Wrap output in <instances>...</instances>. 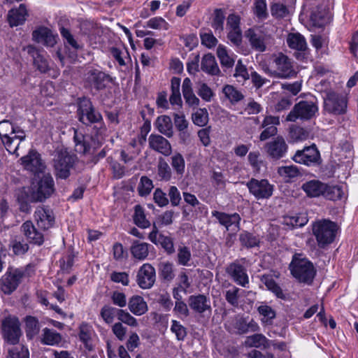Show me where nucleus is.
I'll return each mask as SVG.
<instances>
[{
    "mask_svg": "<svg viewBox=\"0 0 358 358\" xmlns=\"http://www.w3.org/2000/svg\"><path fill=\"white\" fill-rule=\"evenodd\" d=\"M150 248L149 243L135 240L131 243L130 252L134 259L143 261L148 257Z\"/></svg>",
    "mask_w": 358,
    "mask_h": 358,
    "instance_id": "nucleus-30",
    "label": "nucleus"
},
{
    "mask_svg": "<svg viewBox=\"0 0 358 358\" xmlns=\"http://www.w3.org/2000/svg\"><path fill=\"white\" fill-rule=\"evenodd\" d=\"M182 91L185 103L191 108H197L200 100L194 94L192 87V82L189 78L184 79L182 85Z\"/></svg>",
    "mask_w": 358,
    "mask_h": 358,
    "instance_id": "nucleus-29",
    "label": "nucleus"
},
{
    "mask_svg": "<svg viewBox=\"0 0 358 358\" xmlns=\"http://www.w3.org/2000/svg\"><path fill=\"white\" fill-rule=\"evenodd\" d=\"M188 306L184 301H176L173 312L178 318L185 320L190 314Z\"/></svg>",
    "mask_w": 358,
    "mask_h": 358,
    "instance_id": "nucleus-63",
    "label": "nucleus"
},
{
    "mask_svg": "<svg viewBox=\"0 0 358 358\" xmlns=\"http://www.w3.org/2000/svg\"><path fill=\"white\" fill-rule=\"evenodd\" d=\"M85 80L91 86L100 90L106 87L110 76L99 69H92L86 73Z\"/></svg>",
    "mask_w": 358,
    "mask_h": 358,
    "instance_id": "nucleus-22",
    "label": "nucleus"
},
{
    "mask_svg": "<svg viewBox=\"0 0 358 358\" xmlns=\"http://www.w3.org/2000/svg\"><path fill=\"white\" fill-rule=\"evenodd\" d=\"M345 195L344 190L342 186L339 185H327L325 184V189L323 191L322 196L326 199L336 201L341 199Z\"/></svg>",
    "mask_w": 358,
    "mask_h": 358,
    "instance_id": "nucleus-44",
    "label": "nucleus"
},
{
    "mask_svg": "<svg viewBox=\"0 0 358 358\" xmlns=\"http://www.w3.org/2000/svg\"><path fill=\"white\" fill-rule=\"evenodd\" d=\"M33 40L48 47H53L57 43V36L47 27H39L32 33Z\"/></svg>",
    "mask_w": 358,
    "mask_h": 358,
    "instance_id": "nucleus-25",
    "label": "nucleus"
},
{
    "mask_svg": "<svg viewBox=\"0 0 358 358\" xmlns=\"http://www.w3.org/2000/svg\"><path fill=\"white\" fill-rule=\"evenodd\" d=\"M134 221L138 227L142 229H146L150 226V222L146 219L144 210L140 205L135 206Z\"/></svg>",
    "mask_w": 358,
    "mask_h": 358,
    "instance_id": "nucleus-52",
    "label": "nucleus"
},
{
    "mask_svg": "<svg viewBox=\"0 0 358 358\" xmlns=\"http://www.w3.org/2000/svg\"><path fill=\"white\" fill-rule=\"evenodd\" d=\"M245 262V258L234 261L227 266L226 272L236 284L243 287H248L249 277L247 269L244 266Z\"/></svg>",
    "mask_w": 358,
    "mask_h": 358,
    "instance_id": "nucleus-7",
    "label": "nucleus"
},
{
    "mask_svg": "<svg viewBox=\"0 0 358 358\" xmlns=\"http://www.w3.org/2000/svg\"><path fill=\"white\" fill-rule=\"evenodd\" d=\"M225 19L224 12L221 8H217L214 11V17L212 27L215 31L221 32L224 29V21Z\"/></svg>",
    "mask_w": 358,
    "mask_h": 358,
    "instance_id": "nucleus-60",
    "label": "nucleus"
},
{
    "mask_svg": "<svg viewBox=\"0 0 358 358\" xmlns=\"http://www.w3.org/2000/svg\"><path fill=\"white\" fill-rule=\"evenodd\" d=\"M55 191L54 180L50 174H44L31 186L24 188L26 199L31 202H42L49 198Z\"/></svg>",
    "mask_w": 358,
    "mask_h": 358,
    "instance_id": "nucleus-1",
    "label": "nucleus"
},
{
    "mask_svg": "<svg viewBox=\"0 0 358 358\" xmlns=\"http://www.w3.org/2000/svg\"><path fill=\"white\" fill-rule=\"evenodd\" d=\"M21 231L30 243L38 245L43 244V234L36 229L31 221L24 222L21 226Z\"/></svg>",
    "mask_w": 358,
    "mask_h": 358,
    "instance_id": "nucleus-26",
    "label": "nucleus"
},
{
    "mask_svg": "<svg viewBox=\"0 0 358 358\" xmlns=\"http://www.w3.org/2000/svg\"><path fill=\"white\" fill-rule=\"evenodd\" d=\"M201 69L203 71L212 76L219 75L220 73L215 58L212 54H206L203 57Z\"/></svg>",
    "mask_w": 358,
    "mask_h": 358,
    "instance_id": "nucleus-36",
    "label": "nucleus"
},
{
    "mask_svg": "<svg viewBox=\"0 0 358 358\" xmlns=\"http://www.w3.org/2000/svg\"><path fill=\"white\" fill-rule=\"evenodd\" d=\"M171 164L178 175L182 176L185 169V162L183 156L179 152H175L171 158Z\"/></svg>",
    "mask_w": 358,
    "mask_h": 358,
    "instance_id": "nucleus-55",
    "label": "nucleus"
},
{
    "mask_svg": "<svg viewBox=\"0 0 358 358\" xmlns=\"http://www.w3.org/2000/svg\"><path fill=\"white\" fill-rule=\"evenodd\" d=\"M278 173L286 182H289L291 179L301 175L299 169L294 165L280 166Z\"/></svg>",
    "mask_w": 358,
    "mask_h": 358,
    "instance_id": "nucleus-50",
    "label": "nucleus"
},
{
    "mask_svg": "<svg viewBox=\"0 0 358 358\" xmlns=\"http://www.w3.org/2000/svg\"><path fill=\"white\" fill-rule=\"evenodd\" d=\"M149 147L162 155L167 157L172 152L170 142L159 134H150L148 138Z\"/></svg>",
    "mask_w": 358,
    "mask_h": 358,
    "instance_id": "nucleus-21",
    "label": "nucleus"
},
{
    "mask_svg": "<svg viewBox=\"0 0 358 358\" xmlns=\"http://www.w3.org/2000/svg\"><path fill=\"white\" fill-rule=\"evenodd\" d=\"M292 159L296 163L310 166L318 163L320 155L316 146L313 145L297 150Z\"/></svg>",
    "mask_w": 358,
    "mask_h": 358,
    "instance_id": "nucleus-15",
    "label": "nucleus"
},
{
    "mask_svg": "<svg viewBox=\"0 0 358 358\" xmlns=\"http://www.w3.org/2000/svg\"><path fill=\"white\" fill-rule=\"evenodd\" d=\"M128 308L131 313L137 316L143 315L148 310L146 301L139 295L132 296L129 299Z\"/></svg>",
    "mask_w": 358,
    "mask_h": 358,
    "instance_id": "nucleus-32",
    "label": "nucleus"
},
{
    "mask_svg": "<svg viewBox=\"0 0 358 358\" xmlns=\"http://www.w3.org/2000/svg\"><path fill=\"white\" fill-rule=\"evenodd\" d=\"M14 129L15 131L8 134V142L6 143V141L3 140L1 143L10 154L15 155L18 157L17 150L20 143L25 140L26 134L22 129L17 125L14 127Z\"/></svg>",
    "mask_w": 358,
    "mask_h": 358,
    "instance_id": "nucleus-18",
    "label": "nucleus"
},
{
    "mask_svg": "<svg viewBox=\"0 0 358 358\" xmlns=\"http://www.w3.org/2000/svg\"><path fill=\"white\" fill-rule=\"evenodd\" d=\"M271 15L278 19L285 18L289 15V8L281 3H275L271 7Z\"/></svg>",
    "mask_w": 358,
    "mask_h": 358,
    "instance_id": "nucleus-59",
    "label": "nucleus"
},
{
    "mask_svg": "<svg viewBox=\"0 0 358 358\" xmlns=\"http://www.w3.org/2000/svg\"><path fill=\"white\" fill-rule=\"evenodd\" d=\"M318 111L317 103L313 101H301L296 103L286 117L287 121L296 122V120H308Z\"/></svg>",
    "mask_w": 358,
    "mask_h": 358,
    "instance_id": "nucleus-5",
    "label": "nucleus"
},
{
    "mask_svg": "<svg viewBox=\"0 0 358 358\" xmlns=\"http://www.w3.org/2000/svg\"><path fill=\"white\" fill-rule=\"evenodd\" d=\"M7 358H29V350L23 345L13 346L8 350Z\"/></svg>",
    "mask_w": 358,
    "mask_h": 358,
    "instance_id": "nucleus-58",
    "label": "nucleus"
},
{
    "mask_svg": "<svg viewBox=\"0 0 358 358\" xmlns=\"http://www.w3.org/2000/svg\"><path fill=\"white\" fill-rule=\"evenodd\" d=\"M308 221V217L305 213H299L285 217L283 222L285 224L292 227H301L304 226Z\"/></svg>",
    "mask_w": 358,
    "mask_h": 358,
    "instance_id": "nucleus-48",
    "label": "nucleus"
},
{
    "mask_svg": "<svg viewBox=\"0 0 358 358\" xmlns=\"http://www.w3.org/2000/svg\"><path fill=\"white\" fill-rule=\"evenodd\" d=\"M40 324L37 318L32 316H27L25 318V332L29 339H33L39 334Z\"/></svg>",
    "mask_w": 358,
    "mask_h": 358,
    "instance_id": "nucleus-40",
    "label": "nucleus"
},
{
    "mask_svg": "<svg viewBox=\"0 0 358 358\" xmlns=\"http://www.w3.org/2000/svg\"><path fill=\"white\" fill-rule=\"evenodd\" d=\"M190 309L199 315L210 316L212 313L210 299L203 294L191 295L187 300Z\"/></svg>",
    "mask_w": 358,
    "mask_h": 358,
    "instance_id": "nucleus-12",
    "label": "nucleus"
},
{
    "mask_svg": "<svg viewBox=\"0 0 358 358\" xmlns=\"http://www.w3.org/2000/svg\"><path fill=\"white\" fill-rule=\"evenodd\" d=\"M153 189L152 181L147 176H142L138 185L137 190L140 196L148 195Z\"/></svg>",
    "mask_w": 358,
    "mask_h": 358,
    "instance_id": "nucleus-61",
    "label": "nucleus"
},
{
    "mask_svg": "<svg viewBox=\"0 0 358 358\" xmlns=\"http://www.w3.org/2000/svg\"><path fill=\"white\" fill-rule=\"evenodd\" d=\"M120 310H121V309L110 306H104L101 309L100 314L106 323L111 324L114 321L115 316H117V318L119 317Z\"/></svg>",
    "mask_w": 358,
    "mask_h": 358,
    "instance_id": "nucleus-53",
    "label": "nucleus"
},
{
    "mask_svg": "<svg viewBox=\"0 0 358 358\" xmlns=\"http://www.w3.org/2000/svg\"><path fill=\"white\" fill-rule=\"evenodd\" d=\"M23 50L33 58L34 64L39 71L45 73L50 69L48 60L42 55L41 52L34 45H27L23 48Z\"/></svg>",
    "mask_w": 358,
    "mask_h": 358,
    "instance_id": "nucleus-24",
    "label": "nucleus"
},
{
    "mask_svg": "<svg viewBox=\"0 0 358 358\" xmlns=\"http://www.w3.org/2000/svg\"><path fill=\"white\" fill-rule=\"evenodd\" d=\"M348 101L346 96L329 92L324 98V109L329 113L336 115L346 112Z\"/></svg>",
    "mask_w": 358,
    "mask_h": 358,
    "instance_id": "nucleus-9",
    "label": "nucleus"
},
{
    "mask_svg": "<svg viewBox=\"0 0 358 358\" xmlns=\"http://www.w3.org/2000/svg\"><path fill=\"white\" fill-rule=\"evenodd\" d=\"M73 138L75 142V150L77 152L85 154L90 150V145L87 137L83 136L82 134L78 133V131L75 130Z\"/></svg>",
    "mask_w": 358,
    "mask_h": 358,
    "instance_id": "nucleus-46",
    "label": "nucleus"
},
{
    "mask_svg": "<svg viewBox=\"0 0 358 358\" xmlns=\"http://www.w3.org/2000/svg\"><path fill=\"white\" fill-rule=\"evenodd\" d=\"M288 46L299 51H304L307 48L305 38L299 33H290L287 37Z\"/></svg>",
    "mask_w": 358,
    "mask_h": 358,
    "instance_id": "nucleus-39",
    "label": "nucleus"
},
{
    "mask_svg": "<svg viewBox=\"0 0 358 358\" xmlns=\"http://www.w3.org/2000/svg\"><path fill=\"white\" fill-rule=\"evenodd\" d=\"M192 260V254L189 248L185 245H180L177 250V264L180 266H189Z\"/></svg>",
    "mask_w": 358,
    "mask_h": 358,
    "instance_id": "nucleus-47",
    "label": "nucleus"
},
{
    "mask_svg": "<svg viewBox=\"0 0 358 358\" xmlns=\"http://www.w3.org/2000/svg\"><path fill=\"white\" fill-rule=\"evenodd\" d=\"M261 282L264 283L268 289L274 293L278 298L285 299V294L280 287L275 282L273 277L269 275H263L261 277Z\"/></svg>",
    "mask_w": 358,
    "mask_h": 358,
    "instance_id": "nucleus-45",
    "label": "nucleus"
},
{
    "mask_svg": "<svg viewBox=\"0 0 358 358\" xmlns=\"http://www.w3.org/2000/svg\"><path fill=\"white\" fill-rule=\"evenodd\" d=\"M78 330V337L80 341L83 343L86 348L91 350L92 336L94 332L92 327L86 322H83L79 326Z\"/></svg>",
    "mask_w": 358,
    "mask_h": 358,
    "instance_id": "nucleus-37",
    "label": "nucleus"
},
{
    "mask_svg": "<svg viewBox=\"0 0 358 358\" xmlns=\"http://www.w3.org/2000/svg\"><path fill=\"white\" fill-rule=\"evenodd\" d=\"M213 217H215L219 223L224 226L227 230L232 229L238 231L240 229L241 217L239 214L234 213L228 214L223 212L214 210L212 212Z\"/></svg>",
    "mask_w": 358,
    "mask_h": 358,
    "instance_id": "nucleus-20",
    "label": "nucleus"
},
{
    "mask_svg": "<svg viewBox=\"0 0 358 358\" xmlns=\"http://www.w3.org/2000/svg\"><path fill=\"white\" fill-rule=\"evenodd\" d=\"M24 169L34 173H43L45 169L41 155L35 150H30L28 154L20 159Z\"/></svg>",
    "mask_w": 358,
    "mask_h": 358,
    "instance_id": "nucleus-14",
    "label": "nucleus"
},
{
    "mask_svg": "<svg viewBox=\"0 0 358 358\" xmlns=\"http://www.w3.org/2000/svg\"><path fill=\"white\" fill-rule=\"evenodd\" d=\"M217 55L222 67L231 69L235 63L233 55H230L224 45H220L217 48Z\"/></svg>",
    "mask_w": 358,
    "mask_h": 358,
    "instance_id": "nucleus-42",
    "label": "nucleus"
},
{
    "mask_svg": "<svg viewBox=\"0 0 358 358\" xmlns=\"http://www.w3.org/2000/svg\"><path fill=\"white\" fill-rule=\"evenodd\" d=\"M59 31L60 34L64 41L65 45H69L76 52L83 48V44L76 39L74 36L68 29L62 27Z\"/></svg>",
    "mask_w": 358,
    "mask_h": 358,
    "instance_id": "nucleus-43",
    "label": "nucleus"
},
{
    "mask_svg": "<svg viewBox=\"0 0 358 358\" xmlns=\"http://www.w3.org/2000/svg\"><path fill=\"white\" fill-rule=\"evenodd\" d=\"M234 327L238 334H244L249 332H256L259 330V326L254 320H248L245 317H236L234 322Z\"/></svg>",
    "mask_w": 358,
    "mask_h": 358,
    "instance_id": "nucleus-28",
    "label": "nucleus"
},
{
    "mask_svg": "<svg viewBox=\"0 0 358 358\" xmlns=\"http://www.w3.org/2000/svg\"><path fill=\"white\" fill-rule=\"evenodd\" d=\"M222 92L232 104L238 103L244 98L242 92L232 85H225L222 89Z\"/></svg>",
    "mask_w": 358,
    "mask_h": 358,
    "instance_id": "nucleus-49",
    "label": "nucleus"
},
{
    "mask_svg": "<svg viewBox=\"0 0 358 358\" xmlns=\"http://www.w3.org/2000/svg\"><path fill=\"white\" fill-rule=\"evenodd\" d=\"M110 53L120 66H123L126 65L124 57L128 56L129 53L125 48L112 47L110 48Z\"/></svg>",
    "mask_w": 358,
    "mask_h": 358,
    "instance_id": "nucleus-62",
    "label": "nucleus"
},
{
    "mask_svg": "<svg viewBox=\"0 0 358 358\" xmlns=\"http://www.w3.org/2000/svg\"><path fill=\"white\" fill-rule=\"evenodd\" d=\"M257 311L261 315V322L264 325H271L275 318V311L269 306L262 304L257 308Z\"/></svg>",
    "mask_w": 358,
    "mask_h": 358,
    "instance_id": "nucleus-41",
    "label": "nucleus"
},
{
    "mask_svg": "<svg viewBox=\"0 0 358 358\" xmlns=\"http://www.w3.org/2000/svg\"><path fill=\"white\" fill-rule=\"evenodd\" d=\"M251 47L258 52H264L266 46L271 43V38L267 34L258 29H250L246 34Z\"/></svg>",
    "mask_w": 358,
    "mask_h": 358,
    "instance_id": "nucleus-16",
    "label": "nucleus"
},
{
    "mask_svg": "<svg viewBox=\"0 0 358 358\" xmlns=\"http://www.w3.org/2000/svg\"><path fill=\"white\" fill-rule=\"evenodd\" d=\"M194 124L199 127H203L208 122V113L206 108H198L192 116Z\"/></svg>",
    "mask_w": 358,
    "mask_h": 358,
    "instance_id": "nucleus-56",
    "label": "nucleus"
},
{
    "mask_svg": "<svg viewBox=\"0 0 358 358\" xmlns=\"http://www.w3.org/2000/svg\"><path fill=\"white\" fill-rule=\"evenodd\" d=\"M21 268H9L1 279V288L4 294H10L18 287L24 277Z\"/></svg>",
    "mask_w": 358,
    "mask_h": 358,
    "instance_id": "nucleus-11",
    "label": "nucleus"
},
{
    "mask_svg": "<svg viewBox=\"0 0 358 358\" xmlns=\"http://www.w3.org/2000/svg\"><path fill=\"white\" fill-rule=\"evenodd\" d=\"M158 271L159 277L166 282H171L176 277V268L173 263L164 261L159 264Z\"/></svg>",
    "mask_w": 358,
    "mask_h": 358,
    "instance_id": "nucleus-34",
    "label": "nucleus"
},
{
    "mask_svg": "<svg viewBox=\"0 0 358 358\" xmlns=\"http://www.w3.org/2000/svg\"><path fill=\"white\" fill-rule=\"evenodd\" d=\"M2 332L4 339L11 345H16L21 336L20 322L17 318L8 317L2 322Z\"/></svg>",
    "mask_w": 358,
    "mask_h": 358,
    "instance_id": "nucleus-10",
    "label": "nucleus"
},
{
    "mask_svg": "<svg viewBox=\"0 0 358 358\" xmlns=\"http://www.w3.org/2000/svg\"><path fill=\"white\" fill-rule=\"evenodd\" d=\"M279 124V117L272 115L266 116L262 124V127L264 128V130L259 136L260 140L265 141L268 138L275 136L278 132L276 126Z\"/></svg>",
    "mask_w": 358,
    "mask_h": 358,
    "instance_id": "nucleus-27",
    "label": "nucleus"
},
{
    "mask_svg": "<svg viewBox=\"0 0 358 358\" xmlns=\"http://www.w3.org/2000/svg\"><path fill=\"white\" fill-rule=\"evenodd\" d=\"M287 148V144L282 136H277L265 145L267 154L273 159H279L284 157Z\"/></svg>",
    "mask_w": 358,
    "mask_h": 358,
    "instance_id": "nucleus-19",
    "label": "nucleus"
},
{
    "mask_svg": "<svg viewBox=\"0 0 358 358\" xmlns=\"http://www.w3.org/2000/svg\"><path fill=\"white\" fill-rule=\"evenodd\" d=\"M292 275L299 282L310 284L316 274L313 263L301 254H295L289 266Z\"/></svg>",
    "mask_w": 358,
    "mask_h": 358,
    "instance_id": "nucleus-2",
    "label": "nucleus"
},
{
    "mask_svg": "<svg viewBox=\"0 0 358 358\" xmlns=\"http://www.w3.org/2000/svg\"><path fill=\"white\" fill-rule=\"evenodd\" d=\"M273 64L275 69L271 70L267 68L265 71L273 78L288 79L296 76L291 59L282 53L274 55Z\"/></svg>",
    "mask_w": 358,
    "mask_h": 358,
    "instance_id": "nucleus-4",
    "label": "nucleus"
},
{
    "mask_svg": "<svg viewBox=\"0 0 358 358\" xmlns=\"http://www.w3.org/2000/svg\"><path fill=\"white\" fill-rule=\"evenodd\" d=\"M27 10L24 4H20L17 8L11 9L8 15V20L11 27H17L26 20Z\"/></svg>",
    "mask_w": 358,
    "mask_h": 358,
    "instance_id": "nucleus-31",
    "label": "nucleus"
},
{
    "mask_svg": "<svg viewBox=\"0 0 358 358\" xmlns=\"http://www.w3.org/2000/svg\"><path fill=\"white\" fill-rule=\"evenodd\" d=\"M157 174L162 180L168 181L171 178V169L163 158L159 159Z\"/></svg>",
    "mask_w": 358,
    "mask_h": 358,
    "instance_id": "nucleus-57",
    "label": "nucleus"
},
{
    "mask_svg": "<svg viewBox=\"0 0 358 358\" xmlns=\"http://www.w3.org/2000/svg\"><path fill=\"white\" fill-rule=\"evenodd\" d=\"M337 230L336 223L329 220H318L313 224V233L320 248L331 244L336 238Z\"/></svg>",
    "mask_w": 358,
    "mask_h": 358,
    "instance_id": "nucleus-3",
    "label": "nucleus"
},
{
    "mask_svg": "<svg viewBox=\"0 0 358 358\" xmlns=\"http://www.w3.org/2000/svg\"><path fill=\"white\" fill-rule=\"evenodd\" d=\"M74 164V157L66 151H59L54 159V169L57 178L66 179Z\"/></svg>",
    "mask_w": 358,
    "mask_h": 358,
    "instance_id": "nucleus-8",
    "label": "nucleus"
},
{
    "mask_svg": "<svg viewBox=\"0 0 358 358\" xmlns=\"http://www.w3.org/2000/svg\"><path fill=\"white\" fill-rule=\"evenodd\" d=\"M77 113L79 121L84 124L90 125L102 121L101 113L94 108L87 98L80 99Z\"/></svg>",
    "mask_w": 358,
    "mask_h": 358,
    "instance_id": "nucleus-6",
    "label": "nucleus"
},
{
    "mask_svg": "<svg viewBox=\"0 0 358 358\" xmlns=\"http://www.w3.org/2000/svg\"><path fill=\"white\" fill-rule=\"evenodd\" d=\"M155 127L159 133L168 138L173 136V123L169 116H159L155 122Z\"/></svg>",
    "mask_w": 358,
    "mask_h": 358,
    "instance_id": "nucleus-33",
    "label": "nucleus"
},
{
    "mask_svg": "<svg viewBox=\"0 0 358 358\" xmlns=\"http://www.w3.org/2000/svg\"><path fill=\"white\" fill-rule=\"evenodd\" d=\"M239 241L243 246L249 248L257 246L259 243V239L252 234L243 231L239 234Z\"/></svg>",
    "mask_w": 358,
    "mask_h": 358,
    "instance_id": "nucleus-54",
    "label": "nucleus"
},
{
    "mask_svg": "<svg viewBox=\"0 0 358 358\" xmlns=\"http://www.w3.org/2000/svg\"><path fill=\"white\" fill-rule=\"evenodd\" d=\"M136 278L137 284L141 288L150 289L156 280L155 268L150 264H143L140 267Z\"/></svg>",
    "mask_w": 358,
    "mask_h": 358,
    "instance_id": "nucleus-17",
    "label": "nucleus"
},
{
    "mask_svg": "<svg viewBox=\"0 0 358 358\" xmlns=\"http://www.w3.org/2000/svg\"><path fill=\"white\" fill-rule=\"evenodd\" d=\"M34 217L38 227L44 230L51 227L55 220L52 211L42 206H38L36 208Z\"/></svg>",
    "mask_w": 358,
    "mask_h": 358,
    "instance_id": "nucleus-23",
    "label": "nucleus"
},
{
    "mask_svg": "<svg viewBox=\"0 0 358 358\" xmlns=\"http://www.w3.org/2000/svg\"><path fill=\"white\" fill-rule=\"evenodd\" d=\"M301 188L308 196L317 197L323 194L325 184L319 180H313L303 183Z\"/></svg>",
    "mask_w": 358,
    "mask_h": 358,
    "instance_id": "nucleus-35",
    "label": "nucleus"
},
{
    "mask_svg": "<svg viewBox=\"0 0 358 358\" xmlns=\"http://www.w3.org/2000/svg\"><path fill=\"white\" fill-rule=\"evenodd\" d=\"M62 341V336L54 329L44 328L41 335V342L44 345H55Z\"/></svg>",
    "mask_w": 358,
    "mask_h": 358,
    "instance_id": "nucleus-38",
    "label": "nucleus"
},
{
    "mask_svg": "<svg viewBox=\"0 0 358 358\" xmlns=\"http://www.w3.org/2000/svg\"><path fill=\"white\" fill-rule=\"evenodd\" d=\"M249 192L257 199H268L273 191V185L267 180H257L252 178L246 184Z\"/></svg>",
    "mask_w": 358,
    "mask_h": 358,
    "instance_id": "nucleus-13",
    "label": "nucleus"
},
{
    "mask_svg": "<svg viewBox=\"0 0 358 358\" xmlns=\"http://www.w3.org/2000/svg\"><path fill=\"white\" fill-rule=\"evenodd\" d=\"M245 345L253 348H266L268 339L262 334H255L248 336L245 341Z\"/></svg>",
    "mask_w": 358,
    "mask_h": 358,
    "instance_id": "nucleus-51",
    "label": "nucleus"
},
{
    "mask_svg": "<svg viewBox=\"0 0 358 358\" xmlns=\"http://www.w3.org/2000/svg\"><path fill=\"white\" fill-rule=\"evenodd\" d=\"M197 94L203 100L207 102H210L215 95L210 87L204 83H198Z\"/></svg>",
    "mask_w": 358,
    "mask_h": 358,
    "instance_id": "nucleus-64",
    "label": "nucleus"
}]
</instances>
